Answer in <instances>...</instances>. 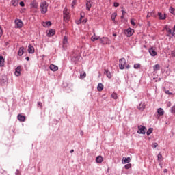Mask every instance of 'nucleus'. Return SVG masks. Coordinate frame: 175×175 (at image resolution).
<instances>
[{
  "mask_svg": "<svg viewBox=\"0 0 175 175\" xmlns=\"http://www.w3.org/2000/svg\"><path fill=\"white\" fill-rule=\"evenodd\" d=\"M40 8L41 13L42 14H46V13H47L49 4L46 1H43L40 3Z\"/></svg>",
  "mask_w": 175,
  "mask_h": 175,
  "instance_id": "nucleus-1",
  "label": "nucleus"
},
{
  "mask_svg": "<svg viewBox=\"0 0 175 175\" xmlns=\"http://www.w3.org/2000/svg\"><path fill=\"white\" fill-rule=\"evenodd\" d=\"M119 68L120 69H125V66H126V60L125 58H122L119 60Z\"/></svg>",
  "mask_w": 175,
  "mask_h": 175,
  "instance_id": "nucleus-2",
  "label": "nucleus"
},
{
  "mask_svg": "<svg viewBox=\"0 0 175 175\" xmlns=\"http://www.w3.org/2000/svg\"><path fill=\"white\" fill-rule=\"evenodd\" d=\"M100 42L102 44H110L111 43V40H110L107 37L101 38L100 39Z\"/></svg>",
  "mask_w": 175,
  "mask_h": 175,
  "instance_id": "nucleus-3",
  "label": "nucleus"
},
{
  "mask_svg": "<svg viewBox=\"0 0 175 175\" xmlns=\"http://www.w3.org/2000/svg\"><path fill=\"white\" fill-rule=\"evenodd\" d=\"M146 131H147V129L144 126H138V131L137 133L139 135H146Z\"/></svg>",
  "mask_w": 175,
  "mask_h": 175,
  "instance_id": "nucleus-4",
  "label": "nucleus"
},
{
  "mask_svg": "<svg viewBox=\"0 0 175 175\" xmlns=\"http://www.w3.org/2000/svg\"><path fill=\"white\" fill-rule=\"evenodd\" d=\"M133 32H135V30H133V29L129 28L125 31V35H126L128 38H131V36L133 35Z\"/></svg>",
  "mask_w": 175,
  "mask_h": 175,
  "instance_id": "nucleus-5",
  "label": "nucleus"
},
{
  "mask_svg": "<svg viewBox=\"0 0 175 175\" xmlns=\"http://www.w3.org/2000/svg\"><path fill=\"white\" fill-rule=\"evenodd\" d=\"M15 25L16 28H23V21L20 19L15 20Z\"/></svg>",
  "mask_w": 175,
  "mask_h": 175,
  "instance_id": "nucleus-6",
  "label": "nucleus"
},
{
  "mask_svg": "<svg viewBox=\"0 0 175 175\" xmlns=\"http://www.w3.org/2000/svg\"><path fill=\"white\" fill-rule=\"evenodd\" d=\"M138 110L143 111L146 109V103L144 102H141L139 106L137 107Z\"/></svg>",
  "mask_w": 175,
  "mask_h": 175,
  "instance_id": "nucleus-7",
  "label": "nucleus"
},
{
  "mask_svg": "<svg viewBox=\"0 0 175 175\" xmlns=\"http://www.w3.org/2000/svg\"><path fill=\"white\" fill-rule=\"evenodd\" d=\"M92 6V3L91 2V0H86V9H87V10L90 11Z\"/></svg>",
  "mask_w": 175,
  "mask_h": 175,
  "instance_id": "nucleus-8",
  "label": "nucleus"
},
{
  "mask_svg": "<svg viewBox=\"0 0 175 175\" xmlns=\"http://www.w3.org/2000/svg\"><path fill=\"white\" fill-rule=\"evenodd\" d=\"M27 51L29 54H33L35 53V48L31 44L29 45Z\"/></svg>",
  "mask_w": 175,
  "mask_h": 175,
  "instance_id": "nucleus-9",
  "label": "nucleus"
},
{
  "mask_svg": "<svg viewBox=\"0 0 175 175\" xmlns=\"http://www.w3.org/2000/svg\"><path fill=\"white\" fill-rule=\"evenodd\" d=\"M49 69H51L52 72H57V70H58V66L54 64H51Z\"/></svg>",
  "mask_w": 175,
  "mask_h": 175,
  "instance_id": "nucleus-10",
  "label": "nucleus"
},
{
  "mask_svg": "<svg viewBox=\"0 0 175 175\" xmlns=\"http://www.w3.org/2000/svg\"><path fill=\"white\" fill-rule=\"evenodd\" d=\"M21 75V66H18L15 70V76H20Z\"/></svg>",
  "mask_w": 175,
  "mask_h": 175,
  "instance_id": "nucleus-11",
  "label": "nucleus"
},
{
  "mask_svg": "<svg viewBox=\"0 0 175 175\" xmlns=\"http://www.w3.org/2000/svg\"><path fill=\"white\" fill-rule=\"evenodd\" d=\"M68 46V37L64 36L63 39V49H65Z\"/></svg>",
  "mask_w": 175,
  "mask_h": 175,
  "instance_id": "nucleus-12",
  "label": "nucleus"
},
{
  "mask_svg": "<svg viewBox=\"0 0 175 175\" xmlns=\"http://www.w3.org/2000/svg\"><path fill=\"white\" fill-rule=\"evenodd\" d=\"M104 74L106 75V76H107V77H108V79H111V72H110V71H109V70L105 69Z\"/></svg>",
  "mask_w": 175,
  "mask_h": 175,
  "instance_id": "nucleus-13",
  "label": "nucleus"
},
{
  "mask_svg": "<svg viewBox=\"0 0 175 175\" xmlns=\"http://www.w3.org/2000/svg\"><path fill=\"white\" fill-rule=\"evenodd\" d=\"M158 16L159 17V20H166V14H162L161 12H158Z\"/></svg>",
  "mask_w": 175,
  "mask_h": 175,
  "instance_id": "nucleus-14",
  "label": "nucleus"
},
{
  "mask_svg": "<svg viewBox=\"0 0 175 175\" xmlns=\"http://www.w3.org/2000/svg\"><path fill=\"white\" fill-rule=\"evenodd\" d=\"M96 162L97 163H102L103 162V157H102V156H98L96 158Z\"/></svg>",
  "mask_w": 175,
  "mask_h": 175,
  "instance_id": "nucleus-15",
  "label": "nucleus"
},
{
  "mask_svg": "<svg viewBox=\"0 0 175 175\" xmlns=\"http://www.w3.org/2000/svg\"><path fill=\"white\" fill-rule=\"evenodd\" d=\"M10 5L14 7L17 6L18 5V0H11Z\"/></svg>",
  "mask_w": 175,
  "mask_h": 175,
  "instance_id": "nucleus-16",
  "label": "nucleus"
},
{
  "mask_svg": "<svg viewBox=\"0 0 175 175\" xmlns=\"http://www.w3.org/2000/svg\"><path fill=\"white\" fill-rule=\"evenodd\" d=\"M149 53L152 57H155V55H157V51H155L152 48L149 49Z\"/></svg>",
  "mask_w": 175,
  "mask_h": 175,
  "instance_id": "nucleus-17",
  "label": "nucleus"
},
{
  "mask_svg": "<svg viewBox=\"0 0 175 175\" xmlns=\"http://www.w3.org/2000/svg\"><path fill=\"white\" fill-rule=\"evenodd\" d=\"M157 113L159 116H163V114H165V111L162 108H159L157 109Z\"/></svg>",
  "mask_w": 175,
  "mask_h": 175,
  "instance_id": "nucleus-18",
  "label": "nucleus"
},
{
  "mask_svg": "<svg viewBox=\"0 0 175 175\" xmlns=\"http://www.w3.org/2000/svg\"><path fill=\"white\" fill-rule=\"evenodd\" d=\"M42 25H43V27H44L45 28H47V27H50V25H51V22H42Z\"/></svg>",
  "mask_w": 175,
  "mask_h": 175,
  "instance_id": "nucleus-19",
  "label": "nucleus"
},
{
  "mask_svg": "<svg viewBox=\"0 0 175 175\" xmlns=\"http://www.w3.org/2000/svg\"><path fill=\"white\" fill-rule=\"evenodd\" d=\"M18 120L22 122H23V121H25V116L19 114L18 115Z\"/></svg>",
  "mask_w": 175,
  "mask_h": 175,
  "instance_id": "nucleus-20",
  "label": "nucleus"
},
{
  "mask_svg": "<svg viewBox=\"0 0 175 175\" xmlns=\"http://www.w3.org/2000/svg\"><path fill=\"white\" fill-rule=\"evenodd\" d=\"M55 35V31L51 29L49 30V33H47V36L50 38L51 36H54Z\"/></svg>",
  "mask_w": 175,
  "mask_h": 175,
  "instance_id": "nucleus-21",
  "label": "nucleus"
},
{
  "mask_svg": "<svg viewBox=\"0 0 175 175\" xmlns=\"http://www.w3.org/2000/svg\"><path fill=\"white\" fill-rule=\"evenodd\" d=\"M23 54H24V47H21L18 51V55H19V57H21V55H23Z\"/></svg>",
  "mask_w": 175,
  "mask_h": 175,
  "instance_id": "nucleus-22",
  "label": "nucleus"
},
{
  "mask_svg": "<svg viewBox=\"0 0 175 175\" xmlns=\"http://www.w3.org/2000/svg\"><path fill=\"white\" fill-rule=\"evenodd\" d=\"M161 69V66L159 64H156L153 66V70L154 72H158Z\"/></svg>",
  "mask_w": 175,
  "mask_h": 175,
  "instance_id": "nucleus-23",
  "label": "nucleus"
},
{
  "mask_svg": "<svg viewBox=\"0 0 175 175\" xmlns=\"http://www.w3.org/2000/svg\"><path fill=\"white\" fill-rule=\"evenodd\" d=\"M122 161L124 162V163H129V162H131V157H123Z\"/></svg>",
  "mask_w": 175,
  "mask_h": 175,
  "instance_id": "nucleus-24",
  "label": "nucleus"
},
{
  "mask_svg": "<svg viewBox=\"0 0 175 175\" xmlns=\"http://www.w3.org/2000/svg\"><path fill=\"white\" fill-rule=\"evenodd\" d=\"M97 90L99 92L103 91V84L102 83H98L97 86Z\"/></svg>",
  "mask_w": 175,
  "mask_h": 175,
  "instance_id": "nucleus-25",
  "label": "nucleus"
},
{
  "mask_svg": "<svg viewBox=\"0 0 175 175\" xmlns=\"http://www.w3.org/2000/svg\"><path fill=\"white\" fill-rule=\"evenodd\" d=\"M63 18L64 21H66V23H68V21H69V18H70V16L69 14L63 15Z\"/></svg>",
  "mask_w": 175,
  "mask_h": 175,
  "instance_id": "nucleus-26",
  "label": "nucleus"
},
{
  "mask_svg": "<svg viewBox=\"0 0 175 175\" xmlns=\"http://www.w3.org/2000/svg\"><path fill=\"white\" fill-rule=\"evenodd\" d=\"M165 29H166L168 35H173V31L170 29V28L167 27V26L165 27Z\"/></svg>",
  "mask_w": 175,
  "mask_h": 175,
  "instance_id": "nucleus-27",
  "label": "nucleus"
},
{
  "mask_svg": "<svg viewBox=\"0 0 175 175\" xmlns=\"http://www.w3.org/2000/svg\"><path fill=\"white\" fill-rule=\"evenodd\" d=\"M4 62L5 59H3V57L0 56V66H3V65H5Z\"/></svg>",
  "mask_w": 175,
  "mask_h": 175,
  "instance_id": "nucleus-28",
  "label": "nucleus"
},
{
  "mask_svg": "<svg viewBox=\"0 0 175 175\" xmlns=\"http://www.w3.org/2000/svg\"><path fill=\"white\" fill-rule=\"evenodd\" d=\"M116 17H117V13L114 12L111 14V20L113 23H116Z\"/></svg>",
  "mask_w": 175,
  "mask_h": 175,
  "instance_id": "nucleus-29",
  "label": "nucleus"
},
{
  "mask_svg": "<svg viewBox=\"0 0 175 175\" xmlns=\"http://www.w3.org/2000/svg\"><path fill=\"white\" fill-rule=\"evenodd\" d=\"M98 39H99V37L96 36V35H95V33L91 38L92 42H95V40H98Z\"/></svg>",
  "mask_w": 175,
  "mask_h": 175,
  "instance_id": "nucleus-30",
  "label": "nucleus"
},
{
  "mask_svg": "<svg viewBox=\"0 0 175 175\" xmlns=\"http://www.w3.org/2000/svg\"><path fill=\"white\" fill-rule=\"evenodd\" d=\"M170 13L175 16V8L173 7H170L169 9Z\"/></svg>",
  "mask_w": 175,
  "mask_h": 175,
  "instance_id": "nucleus-31",
  "label": "nucleus"
},
{
  "mask_svg": "<svg viewBox=\"0 0 175 175\" xmlns=\"http://www.w3.org/2000/svg\"><path fill=\"white\" fill-rule=\"evenodd\" d=\"M32 8H35V9H37L38 8V3L35 1H33V2H31V3Z\"/></svg>",
  "mask_w": 175,
  "mask_h": 175,
  "instance_id": "nucleus-32",
  "label": "nucleus"
},
{
  "mask_svg": "<svg viewBox=\"0 0 175 175\" xmlns=\"http://www.w3.org/2000/svg\"><path fill=\"white\" fill-rule=\"evenodd\" d=\"M152 131H154V129H152V128L148 129V130L146 132L147 135L150 136V135H151L152 133Z\"/></svg>",
  "mask_w": 175,
  "mask_h": 175,
  "instance_id": "nucleus-33",
  "label": "nucleus"
},
{
  "mask_svg": "<svg viewBox=\"0 0 175 175\" xmlns=\"http://www.w3.org/2000/svg\"><path fill=\"white\" fill-rule=\"evenodd\" d=\"M66 14H69V10L64 8L63 11V15H66Z\"/></svg>",
  "mask_w": 175,
  "mask_h": 175,
  "instance_id": "nucleus-34",
  "label": "nucleus"
},
{
  "mask_svg": "<svg viewBox=\"0 0 175 175\" xmlns=\"http://www.w3.org/2000/svg\"><path fill=\"white\" fill-rule=\"evenodd\" d=\"M157 158H158L159 162H161L162 161V154L161 153H159L158 154Z\"/></svg>",
  "mask_w": 175,
  "mask_h": 175,
  "instance_id": "nucleus-35",
  "label": "nucleus"
},
{
  "mask_svg": "<svg viewBox=\"0 0 175 175\" xmlns=\"http://www.w3.org/2000/svg\"><path fill=\"white\" fill-rule=\"evenodd\" d=\"M81 16V20H82V18H84V17H85V13L84 12H81L80 14Z\"/></svg>",
  "mask_w": 175,
  "mask_h": 175,
  "instance_id": "nucleus-36",
  "label": "nucleus"
},
{
  "mask_svg": "<svg viewBox=\"0 0 175 175\" xmlns=\"http://www.w3.org/2000/svg\"><path fill=\"white\" fill-rule=\"evenodd\" d=\"M111 96H112L113 99H117V98H118L117 93L113 92V93L111 94Z\"/></svg>",
  "mask_w": 175,
  "mask_h": 175,
  "instance_id": "nucleus-37",
  "label": "nucleus"
},
{
  "mask_svg": "<svg viewBox=\"0 0 175 175\" xmlns=\"http://www.w3.org/2000/svg\"><path fill=\"white\" fill-rule=\"evenodd\" d=\"M124 167H125V169H131V167H132V164H131V163L126 164L124 166Z\"/></svg>",
  "mask_w": 175,
  "mask_h": 175,
  "instance_id": "nucleus-38",
  "label": "nucleus"
},
{
  "mask_svg": "<svg viewBox=\"0 0 175 175\" xmlns=\"http://www.w3.org/2000/svg\"><path fill=\"white\" fill-rule=\"evenodd\" d=\"M164 92H165L167 95H173V93L169 92V90H166V89H164Z\"/></svg>",
  "mask_w": 175,
  "mask_h": 175,
  "instance_id": "nucleus-39",
  "label": "nucleus"
},
{
  "mask_svg": "<svg viewBox=\"0 0 175 175\" xmlns=\"http://www.w3.org/2000/svg\"><path fill=\"white\" fill-rule=\"evenodd\" d=\"M171 113L175 114V105L171 108Z\"/></svg>",
  "mask_w": 175,
  "mask_h": 175,
  "instance_id": "nucleus-40",
  "label": "nucleus"
},
{
  "mask_svg": "<svg viewBox=\"0 0 175 175\" xmlns=\"http://www.w3.org/2000/svg\"><path fill=\"white\" fill-rule=\"evenodd\" d=\"M139 68H140V64H134V68L135 69H139Z\"/></svg>",
  "mask_w": 175,
  "mask_h": 175,
  "instance_id": "nucleus-41",
  "label": "nucleus"
},
{
  "mask_svg": "<svg viewBox=\"0 0 175 175\" xmlns=\"http://www.w3.org/2000/svg\"><path fill=\"white\" fill-rule=\"evenodd\" d=\"M3 35V31L2 30V27L0 26V38Z\"/></svg>",
  "mask_w": 175,
  "mask_h": 175,
  "instance_id": "nucleus-42",
  "label": "nucleus"
},
{
  "mask_svg": "<svg viewBox=\"0 0 175 175\" xmlns=\"http://www.w3.org/2000/svg\"><path fill=\"white\" fill-rule=\"evenodd\" d=\"M131 25H136V23H135V19H131Z\"/></svg>",
  "mask_w": 175,
  "mask_h": 175,
  "instance_id": "nucleus-43",
  "label": "nucleus"
},
{
  "mask_svg": "<svg viewBox=\"0 0 175 175\" xmlns=\"http://www.w3.org/2000/svg\"><path fill=\"white\" fill-rule=\"evenodd\" d=\"M86 76H87V74L85 72L81 74V77H82L83 79H84V77H85Z\"/></svg>",
  "mask_w": 175,
  "mask_h": 175,
  "instance_id": "nucleus-44",
  "label": "nucleus"
},
{
  "mask_svg": "<svg viewBox=\"0 0 175 175\" xmlns=\"http://www.w3.org/2000/svg\"><path fill=\"white\" fill-rule=\"evenodd\" d=\"M113 5L115 8H118V6H120V4L118 3H114Z\"/></svg>",
  "mask_w": 175,
  "mask_h": 175,
  "instance_id": "nucleus-45",
  "label": "nucleus"
},
{
  "mask_svg": "<svg viewBox=\"0 0 175 175\" xmlns=\"http://www.w3.org/2000/svg\"><path fill=\"white\" fill-rule=\"evenodd\" d=\"M153 147H154V148L158 147V144H157V142H154V143L153 144Z\"/></svg>",
  "mask_w": 175,
  "mask_h": 175,
  "instance_id": "nucleus-46",
  "label": "nucleus"
},
{
  "mask_svg": "<svg viewBox=\"0 0 175 175\" xmlns=\"http://www.w3.org/2000/svg\"><path fill=\"white\" fill-rule=\"evenodd\" d=\"M76 23L78 24V25L81 24V19L80 18L79 20L77 21Z\"/></svg>",
  "mask_w": 175,
  "mask_h": 175,
  "instance_id": "nucleus-47",
  "label": "nucleus"
},
{
  "mask_svg": "<svg viewBox=\"0 0 175 175\" xmlns=\"http://www.w3.org/2000/svg\"><path fill=\"white\" fill-rule=\"evenodd\" d=\"M122 14L123 16H125V14H126V12H125V10H122Z\"/></svg>",
  "mask_w": 175,
  "mask_h": 175,
  "instance_id": "nucleus-48",
  "label": "nucleus"
},
{
  "mask_svg": "<svg viewBox=\"0 0 175 175\" xmlns=\"http://www.w3.org/2000/svg\"><path fill=\"white\" fill-rule=\"evenodd\" d=\"M171 55H172V57H175V51H172L171 52Z\"/></svg>",
  "mask_w": 175,
  "mask_h": 175,
  "instance_id": "nucleus-49",
  "label": "nucleus"
},
{
  "mask_svg": "<svg viewBox=\"0 0 175 175\" xmlns=\"http://www.w3.org/2000/svg\"><path fill=\"white\" fill-rule=\"evenodd\" d=\"M19 5H20V6H22V7L25 6L24 2H23V1L20 2Z\"/></svg>",
  "mask_w": 175,
  "mask_h": 175,
  "instance_id": "nucleus-50",
  "label": "nucleus"
},
{
  "mask_svg": "<svg viewBox=\"0 0 175 175\" xmlns=\"http://www.w3.org/2000/svg\"><path fill=\"white\" fill-rule=\"evenodd\" d=\"M38 106H40V107H42V104L41 102H38Z\"/></svg>",
  "mask_w": 175,
  "mask_h": 175,
  "instance_id": "nucleus-51",
  "label": "nucleus"
},
{
  "mask_svg": "<svg viewBox=\"0 0 175 175\" xmlns=\"http://www.w3.org/2000/svg\"><path fill=\"white\" fill-rule=\"evenodd\" d=\"M74 5H76V1H75V0H74V1H72V6H73Z\"/></svg>",
  "mask_w": 175,
  "mask_h": 175,
  "instance_id": "nucleus-52",
  "label": "nucleus"
},
{
  "mask_svg": "<svg viewBox=\"0 0 175 175\" xmlns=\"http://www.w3.org/2000/svg\"><path fill=\"white\" fill-rule=\"evenodd\" d=\"M167 107H170V102H168L167 104Z\"/></svg>",
  "mask_w": 175,
  "mask_h": 175,
  "instance_id": "nucleus-53",
  "label": "nucleus"
},
{
  "mask_svg": "<svg viewBox=\"0 0 175 175\" xmlns=\"http://www.w3.org/2000/svg\"><path fill=\"white\" fill-rule=\"evenodd\" d=\"M25 60L26 61H29V57H26Z\"/></svg>",
  "mask_w": 175,
  "mask_h": 175,
  "instance_id": "nucleus-54",
  "label": "nucleus"
},
{
  "mask_svg": "<svg viewBox=\"0 0 175 175\" xmlns=\"http://www.w3.org/2000/svg\"><path fill=\"white\" fill-rule=\"evenodd\" d=\"M126 69H129V68H131V66L127 65V66H126Z\"/></svg>",
  "mask_w": 175,
  "mask_h": 175,
  "instance_id": "nucleus-55",
  "label": "nucleus"
},
{
  "mask_svg": "<svg viewBox=\"0 0 175 175\" xmlns=\"http://www.w3.org/2000/svg\"><path fill=\"white\" fill-rule=\"evenodd\" d=\"M82 23H83L84 24H85V23H87V20H83V21H82Z\"/></svg>",
  "mask_w": 175,
  "mask_h": 175,
  "instance_id": "nucleus-56",
  "label": "nucleus"
},
{
  "mask_svg": "<svg viewBox=\"0 0 175 175\" xmlns=\"http://www.w3.org/2000/svg\"><path fill=\"white\" fill-rule=\"evenodd\" d=\"M72 152H75V150L73 149L70 150V153L72 154Z\"/></svg>",
  "mask_w": 175,
  "mask_h": 175,
  "instance_id": "nucleus-57",
  "label": "nucleus"
},
{
  "mask_svg": "<svg viewBox=\"0 0 175 175\" xmlns=\"http://www.w3.org/2000/svg\"><path fill=\"white\" fill-rule=\"evenodd\" d=\"M125 15H122V16H121V18H124V16Z\"/></svg>",
  "mask_w": 175,
  "mask_h": 175,
  "instance_id": "nucleus-58",
  "label": "nucleus"
},
{
  "mask_svg": "<svg viewBox=\"0 0 175 175\" xmlns=\"http://www.w3.org/2000/svg\"><path fill=\"white\" fill-rule=\"evenodd\" d=\"M113 36H117V34L113 33Z\"/></svg>",
  "mask_w": 175,
  "mask_h": 175,
  "instance_id": "nucleus-59",
  "label": "nucleus"
},
{
  "mask_svg": "<svg viewBox=\"0 0 175 175\" xmlns=\"http://www.w3.org/2000/svg\"><path fill=\"white\" fill-rule=\"evenodd\" d=\"M167 170H165L164 172H166Z\"/></svg>",
  "mask_w": 175,
  "mask_h": 175,
  "instance_id": "nucleus-60",
  "label": "nucleus"
},
{
  "mask_svg": "<svg viewBox=\"0 0 175 175\" xmlns=\"http://www.w3.org/2000/svg\"><path fill=\"white\" fill-rule=\"evenodd\" d=\"M81 135H83V132H82V133H81Z\"/></svg>",
  "mask_w": 175,
  "mask_h": 175,
  "instance_id": "nucleus-61",
  "label": "nucleus"
}]
</instances>
